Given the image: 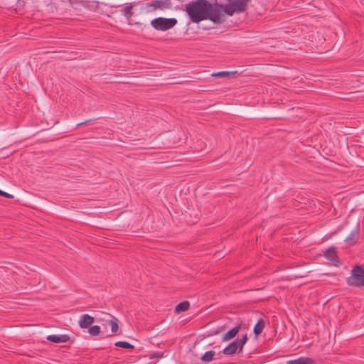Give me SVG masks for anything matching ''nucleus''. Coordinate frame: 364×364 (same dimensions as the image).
<instances>
[{"instance_id": "nucleus-1", "label": "nucleus", "mask_w": 364, "mask_h": 364, "mask_svg": "<svg viewBox=\"0 0 364 364\" xmlns=\"http://www.w3.org/2000/svg\"><path fill=\"white\" fill-rule=\"evenodd\" d=\"M248 0H226L225 4L217 1L210 3L207 0H193L184 5L189 19L193 23H199L208 19L214 23L221 24L225 21V16H232L235 13L244 11Z\"/></svg>"}, {"instance_id": "nucleus-2", "label": "nucleus", "mask_w": 364, "mask_h": 364, "mask_svg": "<svg viewBox=\"0 0 364 364\" xmlns=\"http://www.w3.org/2000/svg\"><path fill=\"white\" fill-rule=\"evenodd\" d=\"M347 284L351 287H364V269L356 265L351 270V275L347 278Z\"/></svg>"}, {"instance_id": "nucleus-3", "label": "nucleus", "mask_w": 364, "mask_h": 364, "mask_svg": "<svg viewBox=\"0 0 364 364\" xmlns=\"http://www.w3.org/2000/svg\"><path fill=\"white\" fill-rule=\"evenodd\" d=\"M177 23V20L174 18H166L158 17L151 21V25L158 31H167L174 27Z\"/></svg>"}, {"instance_id": "nucleus-4", "label": "nucleus", "mask_w": 364, "mask_h": 364, "mask_svg": "<svg viewBox=\"0 0 364 364\" xmlns=\"http://www.w3.org/2000/svg\"><path fill=\"white\" fill-rule=\"evenodd\" d=\"M64 1L63 0H47V13H50V18H54L55 14L63 11Z\"/></svg>"}, {"instance_id": "nucleus-5", "label": "nucleus", "mask_w": 364, "mask_h": 364, "mask_svg": "<svg viewBox=\"0 0 364 364\" xmlns=\"http://www.w3.org/2000/svg\"><path fill=\"white\" fill-rule=\"evenodd\" d=\"M325 257L336 267L341 264L338 256L337 255L336 248L333 247H329L324 253Z\"/></svg>"}, {"instance_id": "nucleus-6", "label": "nucleus", "mask_w": 364, "mask_h": 364, "mask_svg": "<svg viewBox=\"0 0 364 364\" xmlns=\"http://www.w3.org/2000/svg\"><path fill=\"white\" fill-rule=\"evenodd\" d=\"M70 340V337L68 334L49 335L47 336V341L55 343H68Z\"/></svg>"}, {"instance_id": "nucleus-7", "label": "nucleus", "mask_w": 364, "mask_h": 364, "mask_svg": "<svg viewBox=\"0 0 364 364\" xmlns=\"http://www.w3.org/2000/svg\"><path fill=\"white\" fill-rule=\"evenodd\" d=\"M359 237V228L356 227L350 233V235L346 238L345 242L349 246L354 245Z\"/></svg>"}, {"instance_id": "nucleus-8", "label": "nucleus", "mask_w": 364, "mask_h": 364, "mask_svg": "<svg viewBox=\"0 0 364 364\" xmlns=\"http://www.w3.org/2000/svg\"><path fill=\"white\" fill-rule=\"evenodd\" d=\"M94 321L95 319L92 316L89 314H83L80 317L79 326L82 328H86L91 326Z\"/></svg>"}, {"instance_id": "nucleus-9", "label": "nucleus", "mask_w": 364, "mask_h": 364, "mask_svg": "<svg viewBox=\"0 0 364 364\" xmlns=\"http://www.w3.org/2000/svg\"><path fill=\"white\" fill-rule=\"evenodd\" d=\"M133 8L134 5L132 3H127L125 4V6L120 10L121 14L126 17L129 22H130L132 16H133Z\"/></svg>"}, {"instance_id": "nucleus-10", "label": "nucleus", "mask_w": 364, "mask_h": 364, "mask_svg": "<svg viewBox=\"0 0 364 364\" xmlns=\"http://www.w3.org/2000/svg\"><path fill=\"white\" fill-rule=\"evenodd\" d=\"M154 3L157 10L169 9L172 7L171 0H154Z\"/></svg>"}, {"instance_id": "nucleus-11", "label": "nucleus", "mask_w": 364, "mask_h": 364, "mask_svg": "<svg viewBox=\"0 0 364 364\" xmlns=\"http://www.w3.org/2000/svg\"><path fill=\"white\" fill-rule=\"evenodd\" d=\"M287 364H314V361L309 358L301 357L295 360H290L287 362Z\"/></svg>"}, {"instance_id": "nucleus-12", "label": "nucleus", "mask_w": 364, "mask_h": 364, "mask_svg": "<svg viewBox=\"0 0 364 364\" xmlns=\"http://www.w3.org/2000/svg\"><path fill=\"white\" fill-rule=\"evenodd\" d=\"M240 326H235L233 328L228 331L223 337V341H226L233 338L239 332Z\"/></svg>"}, {"instance_id": "nucleus-13", "label": "nucleus", "mask_w": 364, "mask_h": 364, "mask_svg": "<svg viewBox=\"0 0 364 364\" xmlns=\"http://www.w3.org/2000/svg\"><path fill=\"white\" fill-rule=\"evenodd\" d=\"M238 350L237 346L235 341L230 343L228 346H226L223 353L227 355H231L236 353Z\"/></svg>"}, {"instance_id": "nucleus-14", "label": "nucleus", "mask_w": 364, "mask_h": 364, "mask_svg": "<svg viewBox=\"0 0 364 364\" xmlns=\"http://www.w3.org/2000/svg\"><path fill=\"white\" fill-rule=\"evenodd\" d=\"M190 307V303L188 301H183L176 305L175 312L180 313L187 311Z\"/></svg>"}, {"instance_id": "nucleus-15", "label": "nucleus", "mask_w": 364, "mask_h": 364, "mask_svg": "<svg viewBox=\"0 0 364 364\" xmlns=\"http://www.w3.org/2000/svg\"><path fill=\"white\" fill-rule=\"evenodd\" d=\"M247 341V336L244 335L242 338H237L235 342L236 343L238 348V353H242L243 347Z\"/></svg>"}, {"instance_id": "nucleus-16", "label": "nucleus", "mask_w": 364, "mask_h": 364, "mask_svg": "<svg viewBox=\"0 0 364 364\" xmlns=\"http://www.w3.org/2000/svg\"><path fill=\"white\" fill-rule=\"evenodd\" d=\"M264 326H265V324H264V321L262 319L259 320L257 321V323L255 324V326H254V330H253L254 333L256 336L259 335L262 332V331L264 328Z\"/></svg>"}, {"instance_id": "nucleus-17", "label": "nucleus", "mask_w": 364, "mask_h": 364, "mask_svg": "<svg viewBox=\"0 0 364 364\" xmlns=\"http://www.w3.org/2000/svg\"><path fill=\"white\" fill-rule=\"evenodd\" d=\"M215 355V352L213 350L207 351L201 357V360L205 363L210 362L214 360Z\"/></svg>"}, {"instance_id": "nucleus-18", "label": "nucleus", "mask_w": 364, "mask_h": 364, "mask_svg": "<svg viewBox=\"0 0 364 364\" xmlns=\"http://www.w3.org/2000/svg\"><path fill=\"white\" fill-rule=\"evenodd\" d=\"M142 10L146 13H152V12L156 11L157 9L156 8L154 1H153L151 2L146 3L142 6Z\"/></svg>"}, {"instance_id": "nucleus-19", "label": "nucleus", "mask_w": 364, "mask_h": 364, "mask_svg": "<svg viewBox=\"0 0 364 364\" xmlns=\"http://www.w3.org/2000/svg\"><path fill=\"white\" fill-rule=\"evenodd\" d=\"M237 73V71H233V72L220 71L218 73H213V74H212V75L213 77H229V76L234 75Z\"/></svg>"}, {"instance_id": "nucleus-20", "label": "nucleus", "mask_w": 364, "mask_h": 364, "mask_svg": "<svg viewBox=\"0 0 364 364\" xmlns=\"http://www.w3.org/2000/svg\"><path fill=\"white\" fill-rule=\"evenodd\" d=\"M112 319L109 321V323L111 326V331L112 333H117L119 330V326L117 323V319L112 316Z\"/></svg>"}, {"instance_id": "nucleus-21", "label": "nucleus", "mask_w": 364, "mask_h": 364, "mask_svg": "<svg viewBox=\"0 0 364 364\" xmlns=\"http://www.w3.org/2000/svg\"><path fill=\"white\" fill-rule=\"evenodd\" d=\"M88 333L92 336H98L100 333V327L99 326H91L90 327V328L88 329Z\"/></svg>"}, {"instance_id": "nucleus-22", "label": "nucleus", "mask_w": 364, "mask_h": 364, "mask_svg": "<svg viewBox=\"0 0 364 364\" xmlns=\"http://www.w3.org/2000/svg\"><path fill=\"white\" fill-rule=\"evenodd\" d=\"M115 346L117 347L127 348V349H133L134 346L127 341H117L115 343Z\"/></svg>"}, {"instance_id": "nucleus-23", "label": "nucleus", "mask_w": 364, "mask_h": 364, "mask_svg": "<svg viewBox=\"0 0 364 364\" xmlns=\"http://www.w3.org/2000/svg\"><path fill=\"white\" fill-rule=\"evenodd\" d=\"M149 357L150 359H154V358H162V357H164V353H160V352L154 353L150 354L149 355Z\"/></svg>"}, {"instance_id": "nucleus-24", "label": "nucleus", "mask_w": 364, "mask_h": 364, "mask_svg": "<svg viewBox=\"0 0 364 364\" xmlns=\"http://www.w3.org/2000/svg\"><path fill=\"white\" fill-rule=\"evenodd\" d=\"M0 196H4L6 198H13V196L10 193H6L3 191H1V193H0Z\"/></svg>"}, {"instance_id": "nucleus-25", "label": "nucleus", "mask_w": 364, "mask_h": 364, "mask_svg": "<svg viewBox=\"0 0 364 364\" xmlns=\"http://www.w3.org/2000/svg\"><path fill=\"white\" fill-rule=\"evenodd\" d=\"M90 121H92V119L87 120V121H85V122H83L79 123V124H77V126H80V125H82V124H87L88 122H90Z\"/></svg>"}, {"instance_id": "nucleus-26", "label": "nucleus", "mask_w": 364, "mask_h": 364, "mask_svg": "<svg viewBox=\"0 0 364 364\" xmlns=\"http://www.w3.org/2000/svg\"><path fill=\"white\" fill-rule=\"evenodd\" d=\"M21 3L23 4H24V1H23L18 0V5H19V6H21Z\"/></svg>"}, {"instance_id": "nucleus-27", "label": "nucleus", "mask_w": 364, "mask_h": 364, "mask_svg": "<svg viewBox=\"0 0 364 364\" xmlns=\"http://www.w3.org/2000/svg\"><path fill=\"white\" fill-rule=\"evenodd\" d=\"M0 193H1V190H0Z\"/></svg>"}]
</instances>
